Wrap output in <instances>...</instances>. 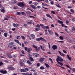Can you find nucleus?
<instances>
[{
    "label": "nucleus",
    "mask_w": 75,
    "mask_h": 75,
    "mask_svg": "<svg viewBox=\"0 0 75 75\" xmlns=\"http://www.w3.org/2000/svg\"><path fill=\"white\" fill-rule=\"evenodd\" d=\"M56 61L57 63L59 62H62L63 61V59L61 57L59 56H57V57Z\"/></svg>",
    "instance_id": "f257e3e1"
},
{
    "label": "nucleus",
    "mask_w": 75,
    "mask_h": 75,
    "mask_svg": "<svg viewBox=\"0 0 75 75\" xmlns=\"http://www.w3.org/2000/svg\"><path fill=\"white\" fill-rule=\"evenodd\" d=\"M40 40H41L42 41H45V42H47V40H45V39L42 37L37 38L36 39V41H40Z\"/></svg>",
    "instance_id": "f03ea898"
},
{
    "label": "nucleus",
    "mask_w": 75,
    "mask_h": 75,
    "mask_svg": "<svg viewBox=\"0 0 75 75\" xmlns=\"http://www.w3.org/2000/svg\"><path fill=\"white\" fill-rule=\"evenodd\" d=\"M20 71L21 72H26L27 71H29V69H28V68H25L24 69H21L20 70Z\"/></svg>",
    "instance_id": "7ed1b4c3"
},
{
    "label": "nucleus",
    "mask_w": 75,
    "mask_h": 75,
    "mask_svg": "<svg viewBox=\"0 0 75 75\" xmlns=\"http://www.w3.org/2000/svg\"><path fill=\"white\" fill-rule=\"evenodd\" d=\"M17 6H19L20 7H21V8H23L24 6V4L23 3H18L17 4Z\"/></svg>",
    "instance_id": "20e7f679"
},
{
    "label": "nucleus",
    "mask_w": 75,
    "mask_h": 75,
    "mask_svg": "<svg viewBox=\"0 0 75 75\" xmlns=\"http://www.w3.org/2000/svg\"><path fill=\"white\" fill-rule=\"evenodd\" d=\"M57 22L58 23H59V24H62L61 25L62 27H65V25L63 24L64 23L63 21H61L58 20H57Z\"/></svg>",
    "instance_id": "39448f33"
},
{
    "label": "nucleus",
    "mask_w": 75,
    "mask_h": 75,
    "mask_svg": "<svg viewBox=\"0 0 75 75\" xmlns=\"http://www.w3.org/2000/svg\"><path fill=\"white\" fill-rule=\"evenodd\" d=\"M47 31L48 33H49L50 35H54V33H53L52 30H51L50 29H48Z\"/></svg>",
    "instance_id": "423d86ee"
},
{
    "label": "nucleus",
    "mask_w": 75,
    "mask_h": 75,
    "mask_svg": "<svg viewBox=\"0 0 75 75\" xmlns=\"http://www.w3.org/2000/svg\"><path fill=\"white\" fill-rule=\"evenodd\" d=\"M0 72L1 73H2V74H7V72L6 70L3 71V70H1L0 71Z\"/></svg>",
    "instance_id": "0eeeda50"
},
{
    "label": "nucleus",
    "mask_w": 75,
    "mask_h": 75,
    "mask_svg": "<svg viewBox=\"0 0 75 75\" xmlns=\"http://www.w3.org/2000/svg\"><path fill=\"white\" fill-rule=\"evenodd\" d=\"M7 69H9V70H14L15 69H14V67H8Z\"/></svg>",
    "instance_id": "6e6552de"
},
{
    "label": "nucleus",
    "mask_w": 75,
    "mask_h": 75,
    "mask_svg": "<svg viewBox=\"0 0 75 75\" xmlns=\"http://www.w3.org/2000/svg\"><path fill=\"white\" fill-rule=\"evenodd\" d=\"M7 55L9 58H13V57L11 56V55L10 54V53H8L7 54Z\"/></svg>",
    "instance_id": "1a4fd4ad"
},
{
    "label": "nucleus",
    "mask_w": 75,
    "mask_h": 75,
    "mask_svg": "<svg viewBox=\"0 0 75 75\" xmlns=\"http://www.w3.org/2000/svg\"><path fill=\"white\" fill-rule=\"evenodd\" d=\"M52 48H53L54 50H55L56 49H57V46H56L55 45H53L52 46Z\"/></svg>",
    "instance_id": "9d476101"
},
{
    "label": "nucleus",
    "mask_w": 75,
    "mask_h": 75,
    "mask_svg": "<svg viewBox=\"0 0 75 75\" xmlns=\"http://www.w3.org/2000/svg\"><path fill=\"white\" fill-rule=\"evenodd\" d=\"M13 25L14 27H17V26H19V24L17 23H13Z\"/></svg>",
    "instance_id": "9b49d317"
},
{
    "label": "nucleus",
    "mask_w": 75,
    "mask_h": 75,
    "mask_svg": "<svg viewBox=\"0 0 75 75\" xmlns=\"http://www.w3.org/2000/svg\"><path fill=\"white\" fill-rule=\"evenodd\" d=\"M40 26H42V28L43 29H45L46 28V26L44 25L43 24H40Z\"/></svg>",
    "instance_id": "f8f14e48"
},
{
    "label": "nucleus",
    "mask_w": 75,
    "mask_h": 75,
    "mask_svg": "<svg viewBox=\"0 0 75 75\" xmlns=\"http://www.w3.org/2000/svg\"><path fill=\"white\" fill-rule=\"evenodd\" d=\"M30 7L34 10H36V7L35 6L33 5H30Z\"/></svg>",
    "instance_id": "ddd939ff"
},
{
    "label": "nucleus",
    "mask_w": 75,
    "mask_h": 75,
    "mask_svg": "<svg viewBox=\"0 0 75 75\" xmlns=\"http://www.w3.org/2000/svg\"><path fill=\"white\" fill-rule=\"evenodd\" d=\"M22 75H33L32 74H30L29 73H22Z\"/></svg>",
    "instance_id": "4468645a"
},
{
    "label": "nucleus",
    "mask_w": 75,
    "mask_h": 75,
    "mask_svg": "<svg viewBox=\"0 0 75 75\" xmlns=\"http://www.w3.org/2000/svg\"><path fill=\"white\" fill-rule=\"evenodd\" d=\"M30 37L32 38L33 39L34 38H35V36L33 34H31L30 35Z\"/></svg>",
    "instance_id": "2eb2a0df"
},
{
    "label": "nucleus",
    "mask_w": 75,
    "mask_h": 75,
    "mask_svg": "<svg viewBox=\"0 0 75 75\" xmlns=\"http://www.w3.org/2000/svg\"><path fill=\"white\" fill-rule=\"evenodd\" d=\"M4 35L5 37H7V36L8 35V33H7L6 32L4 34Z\"/></svg>",
    "instance_id": "dca6fc26"
},
{
    "label": "nucleus",
    "mask_w": 75,
    "mask_h": 75,
    "mask_svg": "<svg viewBox=\"0 0 75 75\" xmlns=\"http://www.w3.org/2000/svg\"><path fill=\"white\" fill-rule=\"evenodd\" d=\"M46 16L47 17H49V18H50L51 19H52V18L50 15L49 14H46Z\"/></svg>",
    "instance_id": "f3484780"
},
{
    "label": "nucleus",
    "mask_w": 75,
    "mask_h": 75,
    "mask_svg": "<svg viewBox=\"0 0 75 75\" xmlns=\"http://www.w3.org/2000/svg\"><path fill=\"white\" fill-rule=\"evenodd\" d=\"M45 65L46 67H47V68H50V66L49 65H48V64H47L46 63H45Z\"/></svg>",
    "instance_id": "a211bd4d"
},
{
    "label": "nucleus",
    "mask_w": 75,
    "mask_h": 75,
    "mask_svg": "<svg viewBox=\"0 0 75 75\" xmlns=\"http://www.w3.org/2000/svg\"><path fill=\"white\" fill-rule=\"evenodd\" d=\"M33 54L35 55V57H38V55H39V54L37 53H33Z\"/></svg>",
    "instance_id": "6ab92c4d"
},
{
    "label": "nucleus",
    "mask_w": 75,
    "mask_h": 75,
    "mask_svg": "<svg viewBox=\"0 0 75 75\" xmlns=\"http://www.w3.org/2000/svg\"><path fill=\"white\" fill-rule=\"evenodd\" d=\"M27 63L28 64V65H31L32 64V63H31V62L28 60L27 61Z\"/></svg>",
    "instance_id": "aec40b11"
},
{
    "label": "nucleus",
    "mask_w": 75,
    "mask_h": 75,
    "mask_svg": "<svg viewBox=\"0 0 75 75\" xmlns=\"http://www.w3.org/2000/svg\"><path fill=\"white\" fill-rule=\"evenodd\" d=\"M44 61V59L43 58H40V62H43Z\"/></svg>",
    "instance_id": "412c9836"
},
{
    "label": "nucleus",
    "mask_w": 75,
    "mask_h": 75,
    "mask_svg": "<svg viewBox=\"0 0 75 75\" xmlns=\"http://www.w3.org/2000/svg\"><path fill=\"white\" fill-rule=\"evenodd\" d=\"M14 41L15 42L17 43V44H20V41H19V40H14Z\"/></svg>",
    "instance_id": "4be33fe9"
},
{
    "label": "nucleus",
    "mask_w": 75,
    "mask_h": 75,
    "mask_svg": "<svg viewBox=\"0 0 75 75\" xmlns=\"http://www.w3.org/2000/svg\"><path fill=\"white\" fill-rule=\"evenodd\" d=\"M29 59H30V60L31 62H33V61H34V59H33V58L31 57H30L29 58Z\"/></svg>",
    "instance_id": "5701e85b"
},
{
    "label": "nucleus",
    "mask_w": 75,
    "mask_h": 75,
    "mask_svg": "<svg viewBox=\"0 0 75 75\" xmlns=\"http://www.w3.org/2000/svg\"><path fill=\"white\" fill-rule=\"evenodd\" d=\"M19 63L21 67H23V66H24V63H23L22 62H19Z\"/></svg>",
    "instance_id": "b1692460"
},
{
    "label": "nucleus",
    "mask_w": 75,
    "mask_h": 75,
    "mask_svg": "<svg viewBox=\"0 0 75 75\" xmlns=\"http://www.w3.org/2000/svg\"><path fill=\"white\" fill-rule=\"evenodd\" d=\"M26 14L27 15H30L31 14V13L30 11H27L26 12Z\"/></svg>",
    "instance_id": "393cba45"
},
{
    "label": "nucleus",
    "mask_w": 75,
    "mask_h": 75,
    "mask_svg": "<svg viewBox=\"0 0 75 75\" xmlns=\"http://www.w3.org/2000/svg\"><path fill=\"white\" fill-rule=\"evenodd\" d=\"M15 43L14 42H10L9 43H8V45H14V44Z\"/></svg>",
    "instance_id": "a878e982"
},
{
    "label": "nucleus",
    "mask_w": 75,
    "mask_h": 75,
    "mask_svg": "<svg viewBox=\"0 0 75 75\" xmlns=\"http://www.w3.org/2000/svg\"><path fill=\"white\" fill-rule=\"evenodd\" d=\"M59 38L60 40H64V37H62V36H60L59 37Z\"/></svg>",
    "instance_id": "bb28decb"
},
{
    "label": "nucleus",
    "mask_w": 75,
    "mask_h": 75,
    "mask_svg": "<svg viewBox=\"0 0 75 75\" xmlns=\"http://www.w3.org/2000/svg\"><path fill=\"white\" fill-rule=\"evenodd\" d=\"M40 28H36L35 29V30L36 31H40Z\"/></svg>",
    "instance_id": "cd10ccee"
},
{
    "label": "nucleus",
    "mask_w": 75,
    "mask_h": 75,
    "mask_svg": "<svg viewBox=\"0 0 75 75\" xmlns=\"http://www.w3.org/2000/svg\"><path fill=\"white\" fill-rule=\"evenodd\" d=\"M56 6H57V7H58L59 8H61V6L59 5V4H56Z\"/></svg>",
    "instance_id": "c85d7f7f"
},
{
    "label": "nucleus",
    "mask_w": 75,
    "mask_h": 75,
    "mask_svg": "<svg viewBox=\"0 0 75 75\" xmlns=\"http://www.w3.org/2000/svg\"><path fill=\"white\" fill-rule=\"evenodd\" d=\"M40 48H41V50H42V51H45V49H44V47H43L41 45H40Z\"/></svg>",
    "instance_id": "c756f323"
},
{
    "label": "nucleus",
    "mask_w": 75,
    "mask_h": 75,
    "mask_svg": "<svg viewBox=\"0 0 75 75\" xmlns=\"http://www.w3.org/2000/svg\"><path fill=\"white\" fill-rule=\"evenodd\" d=\"M70 11L71 12V13H75L74 10L72 9H70Z\"/></svg>",
    "instance_id": "7c9ffc66"
},
{
    "label": "nucleus",
    "mask_w": 75,
    "mask_h": 75,
    "mask_svg": "<svg viewBox=\"0 0 75 75\" xmlns=\"http://www.w3.org/2000/svg\"><path fill=\"white\" fill-rule=\"evenodd\" d=\"M1 11L2 12V13H4L5 12V10L4 9H1Z\"/></svg>",
    "instance_id": "2f4dec72"
},
{
    "label": "nucleus",
    "mask_w": 75,
    "mask_h": 75,
    "mask_svg": "<svg viewBox=\"0 0 75 75\" xmlns=\"http://www.w3.org/2000/svg\"><path fill=\"white\" fill-rule=\"evenodd\" d=\"M40 69H42V70L44 69H45V68L44 67L42 66L40 67Z\"/></svg>",
    "instance_id": "473e14b6"
},
{
    "label": "nucleus",
    "mask_w": 75,
    "mask_h": 75,
    "mask_svg": "<svg viewBox=\"0 0 75 75\" xmlns=\"http://www.w3.org/2000/svg\"><path fill=\"white\" fill-rule=\"evenodd\" d=\"M36 27H37V28H40V25H39V24H38L37 25H36Z\"/></svg>",
    "instance_id": "72a5a7b5"
},
{
    "label": "nucleus",
    "mask_w": 75,
    "mask_h": 75,
    "mask_svg": "<svg viewBox=\"0 0 75 75\" xmlns=\"http://www.w3.org/2000/svg\"><path fill=\"white\" fill-rule=\"evenodd\" d=\"M37 1H38V2H40V1H44V0H36Z\"/></svg>",
    "instance_id": "f704fd0d"
},
{
    "label": "nucleus",
    "mask_w": 75,
    "mask_h": 75,
    "mask_svg": "<svg viewBox=\"0 0 75 75\" xmlns=\"http://www.w3.org/2000/svg\"><path fill=\"white\" fill-rule=\"evenodd\" d=\"M16 14L17 15H20L21 14V13L19 12H17Z\"/></svg>",
    "instance_id": "c9c22d12"
},
{
    "label": "nucleus",
    "mask_w": 75,
    "mask_h": 75,
    "mask_svg": "<svg viewBox=\"0 0 75 75\" xmlns=\"http://www.w3.org/2000/svg\"><path fill=\"white\" fill-rule=\"evenodd\" d=\"M52 13L53 14H56V13H55V12L54 11H51Z\"/></svg>",
    "instance_id": "e433bc0d"
},
{
    "label": "nucleus",
    "mask_w": 75,
    "mask_h": 75,
    "mask_svg": "<svg viewBox=\"0 0 75 75\" xmlns=\"http://www.w3.org/2000/svg\"><path fill=\"white\" fill-rule=\"evenodd\" d=\"M3 64H4L2 62H0V66H2Z\"/></svg>",
    "instance_id": "4c0bfd02"
},
{
    "label": "nucleus",
    "mask_w": 75,
    "mask_h": 75,
    "mask_svg": "<svg viewBox=\"0 0 75 75\" xmlns=\"http://www.w3.org/2000/svg\"><path fill=\"white\" fill-rule=\"evenodd\" d=\"M57 63H58V64H60V65H61V66H62L63 65V64H62V63L60 62H58Z\"/></svg>",
    "instance_id": "58836bf2"
},
{
    "label": "nucleus",
    "mask_w": 75,
    "mask_h": 75,
    "mask_svg": "<svg viewBox=\"0 0 75 75\" xmlns=\"http://www.w3.org/2000/svg\"><path fill=\"white\" fill-rule=\"evenodd\" d=\"M21 14L22 16H24V15H25V13L24 12H21Z\"/></svg>",
    "instance_id": "ea45409f"
},
{
    "label": "nucleus",
    "mask_w": 75,
    "mask_h": 75,
    "mask_svg": "<svg viewBox=\"0 0 75 75\" xmlns=\"http://www.w3.org/2000/svg\"><path fill=\"white\" fill-rule=\"evenodd\" d=\"M31 49L29 48L27 50L28 52H30Z\"/></svg>",
    "instance_id": "a19ab883"
},
{
    "label": "nucleus",
    "mask_w": 75,
    "mask_h": 75,
    "mask_svg": "<svg viewBox=\"0 0 75 75\" xmlns=\"http://www.w3.org/2000/svg\"><path fill=\"white\" fill-rule=\"evenodd\" d=\"M23 26H25V28L27 27V24H25L23 25Z\"/></svg>",
    "instance_id": "79ce46f5"
},
{
    "label": "nucleus",
    "mask_w": 75,
    "mask_h": 75,
    "mask_svg": "<svg viewBox=\"0 0 75 75\" xmlns=\"http://www.w3.org/2000/svg\"><path fill=\"white\" fill-rule=\"evenodd\" d=\"M33 47L35 49H37V46H36L33 45Z\"/></svg>",
    "instance_id": "37998d69"
},
{
    "label": "nucleus",
    "mask_w": 75,
    "mask_h": 75,
    "mask_svg": "<svg viewBox=\"0 0 75 75\" xmlns=\"http://www.w3.org/2000/svg\"><path fill=\"white\" fill-rule=\"evenodd\" d=\"M24 44H26V45H27V44H28V42L27 41H25Z\"/></svg>",
    "instance_id": "c03bdc74"
},
{
    "label": "nucleus",
    "mask_w": 75,
    "mask_h": 75,
    "mask_svg": "<svg viewBox=\"0 0 75 75\" xmlns=\"http://www.w3.org/2000/svg\"><path fill=\"white\" fill-rule=\"evenodd\" d=\"M29 17H30V18H35V17L34 16H29Z\"/></svg>",
    "instance_id": "a18cd8bd"
},
{
    "label": "nucleus",
    "mask_w": 75,
    "mask_h": 75,
    "mask_svg": "<svg viewBox=\"0 0 75 75\" xmlns=\"http://www.w3.org/2000/svg\"><path fill=\"white\" fill-rule=\"evenodd\" d=\"M72 30L74 31H75V26L72 28Z\"/></svg>",
    "instance_id": "49530a36"
},
{
    "label": "nucleus",
    "mask_w": 75,
    "mask_h": 75,
    "mask_svg": "<svg viewBox=\"0 0 75 75\" xmlns=\"http://www.w3.org/2000/svg\"><path fill=\"white\" fill-rule=\"evenodd\" d=\"M50 4L52 5H53V4H54V1H50Z\"/></svg>",
    "instance_id": "de8ad7c7"
},
{
    "label": "nucleus",
    "mask_w": 75,
    "mask_h": 75,
    "mask_svg": "<svg viewBox=\"0 0 75 75\" xmlns=\"http://www.w3.org/2000/svg\"><path fill=\"white\" fill-rule=\"evenodd\" d=\"M38 4L37 3V2H35L34 3V5H35V6H37L38 5Z\"/></svg>",
    "instance_id": "09e8293b"
},
{
    "label": "nucleus",
    "mask_w": 75,
    "mask_h": 75,
    "mask_svg": "<svg viewBox=\"0 0 75 75\" xmlns=\"http://www.w3.org/2000/svg\"><path fill=\"white\" fill-rule=\"evenodd\" d=\"M55 34L56 35H57V37H59V35L58 34H57V33L55 32Z\"/></svg>",
    "instance_id": "8fccbe9b"
},
{
    "label": "nucleus",
    "mask_w": 75,
    "mask_h": 75,
    "mask_svg": "<svg viewBox=\"0 0 75 75\" xmlns=\"http://www.w3.org/2000/svg\"><path fill=\"white\" fill-rule=\"evenodd\" d=\"M58 42H61L62 43L64 42L63 41H58Z\"/></svg>",
    "instance_id": "3c124183"
},
{
    "label": "nucleus",
    "mask_w": 75,
    "mask_h": 75,
    "mask_svg": "<svg viewBox=\"0 0 75 75\" xmlns=\"http://www.w3.org/2000/svg\"><path fill=\"white\" fill-rule=\"evenodd\" d=\"M66 23L67 25H68V23H69V21H66Z\"/></svg>",
    "instance_id": "603ef678"
},
{
    "label": "nucleus",
    "mask_w": 75,
    "mask_h": 75,
    "mask_svg": "<svg viewBox=\"0 0 75 75\" xmlns=\"http://www.w3.org/2000/svg\"><path fill=\"white\" fill-rule=\"evenodd\" d=\"M65 65V66H66V67H67L68 68H70V67H69V66H68V65L67 64H66Z\"/></svg>",
    "instance_id": "864d4df0"
},
{
    "label": "nucleus",
    "mask_w": 75,
    "mask_h": 75,
    "mask_svg": "<svg viewBox=\"0 0 75 75\" xmlns=\"http://www.w3.org/2000/svg\"><path fill=\"white\" fill-rule=\"evenodd\" d=\"M21 38H22V39H23V40H25V37H24V36H21Z\"/></svg>",
    "instance_id": "5fc2aeb1"
},
{
    "label": "nucleus",
    "mask_w": 75,
    "mask_h": 75,
    "mask_svg": "<svg viewBox=\"0 0 75 75\" xmlns=\"http://www.w3.org/2000/svg\"><path fill=\"white\" fill-rule=\"evenodd\" d=\"M17 37H16V39H20V36H17Z\"/></svg>",
    "instance_id": "6e6d98bb"
},
{
    "label": "nucleus",
    "mask_w": 75,
    "mask_h": 75,
    "mask_svg": "<svg viewBox=\"0 0 75 75\" xmlns=\"http://www.w3.org/2000/svg\"><path fill=\"white\" fill-rule=\"evenodd\" d=\"M8 19L7 18L4 17V20H8Z\"/></svg>",
    "instance_id": "4d7b16f0"
},
{
    "label": "nucleus",
    "mask_w": 75,
    "mask_h": 75,
    "mask_svg": "<svg viewBox=\"0 0 75 75\" xmlns=\"http://www.w3.org/2000/svg\"><path fill=\"white\" fill-rule=\"evenodd\" d=\"M72 7L71 6H69L68 7V8H72Z\"/></svg>",
    "instance_id": "13d9d810"
},
{
    "label": "nucleus",
    "mask_w": 75,
    "mask_h": 75,
    "mask_svg": "<svg viewBox=\"0 0 75 75\" xmlns=\"http://www.w3.org/2000/svg\"><path fill=\"white\" fill-rule=\"evenodd\" d=\"M13 58H16V54H13Z\"/></svg>",
    "instance_id": "bf43d9fd"
},
{
    "label": "nucleus",
    "mask_w": 75,
    "mask_h": 75,
    "mask_svg": "<svg viewBox=\"0 0 75 75\" xmlns=\"http://www.w3.org/2000/svg\"><path fill=\"white\" fill-rule=\"evenodd\" d=\"M22 46L23 48H24V45L23 44V42L22 43Z\"/></svg>",
    "instance_id": "052dcab7"
},
{
    "label": "nucleus",
    "mask_w": 75,
    "mask_h": 75,
    "mask_svg": "<svg viewBox=\"0 0 75 75\" xmlns=\"http://www.w3.org/2000/svg\"><path fill=\"white\" fill-rule=\"evenodd\" d=\"M28 23L29 24H32V21H29L28 22Z\"/></svg>",
    "instance_id": "680f3d73"
},
{
    "label": "nucleus",
    "mask_w": 75,
    "mask_h": 75,
    "mask_svg": "<svg viewBox=\"0 0 75 75\" xmlns=\"http://www.w3.org/2000/svg\"><path fill=\"white\" fill-rule=\"evenodd\" d=\"M45 3H49V1H48V0H45Z\"/></svg>",
    "instance_id": "e2e57ef3"
},
{
    "label": "nucleus",
    "mask_w": 75,
    "mask_h": 75,
    "mask_svg": "<svg viewBox=\"0 0 75 75\" xmlns=\"http://www.w3.org/2000/svg\"><path fill=\"white\" fill-rule=\"evenodd\" d=\"M27 62V60L26 59H24L23 61V62Z\"/></svg>",
    "instance_id": "0e129e2a"
},
{
    "label": "nucleus",
    "mask_w": 75,
    "mask_h": 75,
    "mask_svg": "<svg viewBox=\"0 0 75 75\" xmlns=\"http://www.w3.org/2000/svg\"><path fill=\"white\" fill-rule=\"evenodd\" d=\"M72 71L73 72H75V68H74L73 69H72Z\"/></svg>",
    "instance_id": "69168bd1"
},
{
    "label": "nucleus",
    "mask_w": 75,
    "mask_h": 75,
    "mask_svg": "<svg viewBox=\"0 0 75 75\" xmlns=\"http://www.w3.org/2000/svg\"><path fill=\"white\" fill-rule=\"evenodd\" d=\"M59 52L60 55H62V53L60 51H59Z\"/></svg>",
    "instance_id": "338daca9"
},
{
    "label": "nucleus",
    "mask_w": 75,
    "mask_h": 75,
    "mask_svg": "<svg viewBox=\"0 0 75 75\" xmlns=\"http://www.w3.org/2000/svg\"><path fill=\"white\" fill-rule=\"evenodd\" d=\"M14 2H13L14 4H16V3H17V2L16 1V0H14Z\"/></svg>",
    "instance_id": "774afa93"
}]
</instances>
